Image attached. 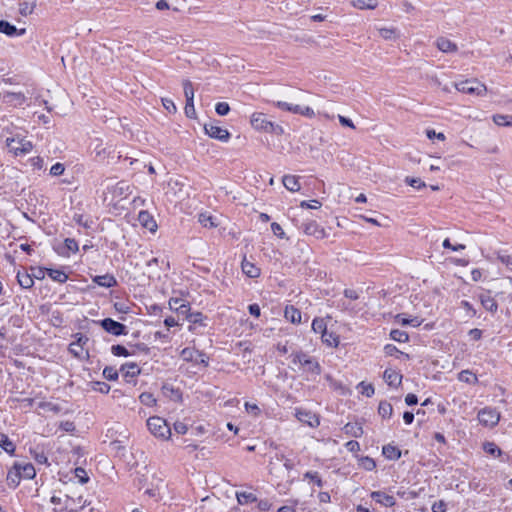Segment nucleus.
Returning a JSON list of instances; mask_svg holds the SVG:
<instances>
[{"label": "nucleus", "instance_id": "obj_22", "mask_svg": "<svg viewBox=\"0 0 512 512\" xmlns=\"http://www.w3.org/2000/svg\"><path fill=\"white\" fill-rule=\"evenodd\" d=\"M282 183L284 187L291 192H297L301 188L299 177L295 175H285L282 179Z\"/></svg>", "mask_w": 512, "mask_h": 512}, {"label": "nucleus", "instance_id": "obj_27", "mask_svg": "<svg viewBox=\"0 0 512 512\" xmlns=\"http://www.w3.org/2000/svg\"><path fill=\"white\" fill-rule=\"evenodd\" d=\"M344 430L346 434L355 438H359L363 435V428L358 423H347L344 426Z\"/></svg>", "mask_w": 512, "mask_h": 512}, {"label": "nucleus", "instance_id": "obj_7", "mask_svg": "<svg viewBox=\"0 0 512 512\" xmlns=\"http://www.w3.org/2000/svg\"><path fill=\"white\" fill-rule=\"evenodd\" d=\"M204 130L211 138H215L222 142H227L230 138V133L227 129L217 126L212 122L204 124Z\"/></svg>", "mask_w": 512, "mask_h": 512}, {"label": "nucleus", "instance_id": "obj_30", "mask_svg": "<svg viewBox=\"0 0 512 512\" xmlns=\"http://www.w3.org/2000/svg\"><path fill=\"white\" fill-rule=\"evenodd\" d=\"M378 32L380 34V36L385 39V40H396L397 38H399V32L396 28L394 27H389V28H386V27H382V28H378Z\"/></svg>", "mask_w": 512, "mask_h": 512}, {"label": "nucleus", "instance_id": "obj_64", "mask_svg": "<svg viewBox=\"0 0 512 512\" xmlns=\"http://www.w3.org/2000/svg\"><path fill=\"white\" fill-rule=\"evenodd\" d=\"M446 503L443 500H439L434 502L432 505V512H445L446 511Z\"/></svg>", "mask_w": 512, "mask_h": 512}, {"label": "nucleus", "instance_id": "obj_5", "mask_svg": "<svg viewBox=\"0 0 512 512\" xmlns=\"http://www.w3.org/2000/svg\"><path fill=\"white\" fill-rule=\"evenodd\" d=\"M454 87L459 92L467 93V94H475L478 96H483L487 92L486 85L481 83L477 79H469V80L455 83Z\"/></svg>", "mask_w": 512, "mask_h": 512}, {"label": "nucleus", "instance_id": "obj_23", "mask_svg": "<svg viewBox=\"0 0 512 512\" xmlns=\"http://www.w3.org/2000/svg\"><path fill=\"white\" fill-rule=\"evenodd\" d=\"M284 316L293 324L301 323V312L293 306H287L285 308Z\"/></svg>", "mask_w": 512, "mask_h": 512}, {"label": "nucleus", "instance_id": "obj_4", "mask_svg": "<svg viewBox=\"0 0 512 512\" xmlns=\"http://www.w3.org/2000/svg\"><path fill=\"white\" fill-rule=\"evenodd\" d=\"M147 427L155 437L168 440L171 436V429L166 420L159 416H152L147 420Z\"/></svg>", "mask_w": 512, "mask_h": 512}, {"label": "nucleus", "instance_id": "obj_19", "mask_svg": "<svg viewBox=\"0 0 512 512\" xmlns=\"http://www.w3.org/2000/svg\"><path fill=\"white\" fill-rule=\"evenodd\" d=\"M14 469L20 472L21 477L25 479H32L35 477V468L31 463H16Z\"/></svg>", "mask_w": 512, "mask_h": 512}, {"label": "nucleus", "instance_id": "obj_21", "mask_svg": "<svg viewBox=\"0 0 512 512\" xmlns=\"http://www.w3.org/2000/svg\"><path fill=\"white\" fill-rule=\"evenodd\" d=\"M437 48L444 53H452L458 50L457 45L447 38L439 37L436 40Z\"/></svg>", "mask_w": 512, "mask_h": 512}, {"label": "nucleus", "instance_id": "obj_25", "mask_svg": "<svg viewBox=\"0 0 512 512\" xmlns=\"http://www.w3.org/2000/svg\"><path fill=\"white\" fill-rule=\"evenodd\" d=\"M17 280H18L19 285L24 289H29L34 284L32 275L25 271L24 272L19 271L17 273Z\"/></svg>", "mask_w": 512, "mask_h": 512}, {"label": "nucleus", "instance_id": "obj_55", "mask_svg": "<svg viewBox=\"0 0 512 512\" xmlns=\"http://www.w3.org/2000/svg\"><path fill=\"white\" fill-rule=\"evenodd\" d=\"M405 182L416 189H420L426 186V184L420 178L406 177Z\"/></svg>", "mask_w": 512, "mask_h": 512}, {"label": "nucleus", "instance_id": "obj_41", "mask_svg": "<svg viewBox=\"0 0 512 512\" xmlns=\"http://www.w3.org/2000/svg\"><path fill=\"white\" fill-rule=\"evenodd\" d=\"M497 259L512 272V255L508 254L506 251H499L497 253Z\"/></svg>", "mask_w": 512, "mask_h": 512}, {"label": "nucleus", "instance_id": "obj_59", "mask_svg": "<svg viewBox=\"0 0 512 512\" xmlns=\"http://www.w3.org/2000/svg\"><path fill=\"white\" fill-rule=\"evenodd\" d=\"M65 166L62 163H56L50 168V175L60 176L64 173Z\"/></svg>", "mask_w": 512, "mask_h": 512}, {"label": "nucleus", "instance_id": "obj_11", "mask_svg": "<svg viewBox=\"0 0 512 512\" xmlns=\"http://www.w3.org/2000/svg\"><path fill=\"white\" fill-rule=\"evenodd\" d=\"M100 325L106 332L115 336H119L126 333V327L123 324L112 320L111 318L103 319L102 321H100Z\"/></svg>", "mask_w": 512, "mask_h": 512}, {"label": "nucleus", "instance_id": "obj_45", "mask_svg": "<svg viewBox=\"0 0 512 512\" xmlns=\"http://www.w3.org/2000/svg\"><path fill=\"white\" fill-rule=\"evenodd\" d=\"M205 319H206V317L200 312H193V313H189V315H187V320L192 324H199V325L205 326L206 325L204 323Z\"/></svg>", "mask_w": 512, "mask_h": 512}, {"label": "nucleus", "instance_id": "obj_35", "mask_svg": "<svg viewBox=\"0 0 512 512\" xmlns=\"http://www.w3.org/2000/svg\"><path fill=\"white\" fill-rule=\"evenodd\" d=\"M0 447L9 454L14 453L15 451V445L4 433H0Z\"/></svg>", "mask_w": 512, "mask_h": 512}, {"label": "nucleus", "instance_id": "obj_32", "mask_svg": "<svg viewBox=\"0 0 512 512\" xmlns=\"http://www.w3.org/2000/svg\"><path fill=\"white\" fill-rule=\"evenodd\" d=\"M492 120L498 126H512V115L495 114L493 115Z\"/></svg>", "mask_w": 512, "mask_h": 512}, {"label": "nucleus", "instance_id": "obj_39", "mask_svg": "<svg viewBox=\"0 0 512 512\" xmlns=\"http://www.w3.org/2000/svg\"><path fill=\"white\" fill-rule=\"evenodd\" d=\"M47 274L51 279L59 283H64L68 279L67 274L58 269H47Z\"/></svg>", "mask_w": 512, "mask_h": 512}, {"label": "nucleus", "instance_id": "obj_60", "mask_svg": "<svg viewBox=\"0 0 512 512\" xmlns=\"http://www.w3.org/2000/svg\"><path fill=\"white\" fill-rule=\"evenodd\" d=\"M271 230L273 232V234L281 239H284L285 238V232L283 230V228L281 227L280 224L276 223V222H273L271 224Z\"/></svg>", "mask_w": 512, "mask_h": 512}, {"label": "nucleus", "instance_id": "obj_54", "mask_svg": "<svg viewBox=\"0 0 512 512\" xmlns=\"http://www.w3.org/2000/svg\"><path fill=\"white\" fill-rule=\"evenodd\" d=\"M75 476L78 478L81 484H85L89 480L86 470L81 467L75 469Z\"/></svg>", "mask_w": 512, "mask_h": 512}, {"label": "nucleus", "instance_id": "obj_36", "mask_svg": "<svg viewBox=\"0 0 512 512\" xmlns=\"http://www.w3.org/2000/svg\"><path fill=\"white\" fill-rule=\"evenodd\" d=\"M236 497H237V501L240 505H246L249 503H253V502H256V500H257V497L253 493H250V492H238L236 494Z\"/></svg>", "mask_w": 512, "mask_h": 512}, {"label": "nucleus", "instance_id": "obj_31", "mask_svg": "<svg viewBox=\"0 0 512 512\" xmlns=\"http://www.w3.org/2000/svg\"><path fill=\"white\" fill-rule=\"evenodd\" d=\"M351 5L357 9H375L377 2L375 0H351Z\"/></svg>", "mask_w": 512, "mask_h": 512}, {"label": "nucleus", "instance_id": "obj_34", "mask_svg": "<svg viewBox=\"0 0 512 512\" xmlns=\"http://www.w3.org/2000/svg\"><path fill=\"white\" fill-rule=\"evenodd\" d=\"M129 191L130 185L125 181H120L115 185L113 189V194L118 197H125L126 195L129 194Z\"/></svg>", "mask_w": 512, "mask_h": 512}, {"label": "nucleus", "instance_id": "obj_37", "mask_svg": "<svg viewBox=\"0 0 512 512\" xmlns=\"http://www.w3.org/2000/svg\"><path fill=\"white\" fill-rule=\"evenodd\" d=\"M121 371L126 377H135L140 373V369L135 363H126L122 365Z\"/></svg>", "mask_w": 512, "mask_h": 512}, {"label": "nucleus", "instance_id": "obj_1", "mask_svg": "<svg viewBox=\"0 0 512 512\" xmlns=\"http://www.w3.org/2000/svg\"><path fill=\"white\" fill-rule=\"evenodd\" d=\"M292 363L297 365L303 372L311 376H318L321 373V366L318 361L308 354L299 351L291 354Z\"/></svg>", "mask_w": 512, "mask_h": 512}, {"label": "nucleus", "instance_id": "obj_13", "mask_svg": "<svg viewBox=\"0 0 512 512\" xmlns=\"http://www.w3.org/2000/svg\"><path fill=\"white\" fill-rule=\"evenodd\" d=\"M0 99L3 103L16 107L22 105L26 98L20 92H4L0 95Z\"/></svg>", "mask_w": 512, "mask_h": 512}, {"label": "nucleus", "instance_id": "obj_38", "mask_svg": "<svg viewBox=\"0 0 512 512\" xmlns=\"http://www.w3.org/2000/svg\"><path fill=\"white\" fill-rule=\"evenodd\" d=\"M396 321L401 325H411L413 327H418L421 325L422 321L419 320L418 317L407 318L403 314H398L396 316Z\"/></svg>", "mask_w": 512, "mask_h": 512}, {"label": "nucleus", "instance_id": "obj_62", "mask_svg": "<svg viewBox=\"0 0 512 512\" xmlns=\"http://www.w3.org/2000/svg\"><path fill=\"white\" fill-rule=\"evenodd\" d=\"M162 104H163L164 108L169 113H176V111H177L176 105H175V103L171 99L163 98L162 99Z\"/></svg>", "mask_w": 512, "mask_h": 512}, {"label": "nucleus", "instance_id": "obj_15", "mask_svg": "<svg viewBox=\"0 0 512 512\" xmlns=\"http://www.w3.org/2000/svg\"><path fill=\"white\" fill-rule=\"evenodd\" d=\"M199 223L205 228H216L220 222L217 216L212 215L209 212H202L198 216Z\"/></svg>", "mask_w": 512, "mask_h": 512}, {"label": "nucleus", "instance_id": "obj_53", "mask_svg": "<svg viewBox=\"0 0 512 512\" xmlns=\"http://www.w3.org/2000/svg\"><path fill=\"white\" fill-rule=\"evenodd\" d=\"M215 111L220 116H225L229 113L230 107L226 102H219L215 106Z\"/></svg>", "mask_w": 512, "mask_h": 512}, {"label": "nucleus", "instance_id": "obj_49", "mask_svg": "<svg viewBox=\"0 0 512 512\" xmlns=\"http://www.w3.org/2000/svg\"><path fill=\"white\" fill-rule=\"evenodd\" d=\"M305 479H310L312 482H314L318 487L323 486V482L316 471H308L304 474Z\"/></svg>", "mask_w": 512, "mask_h": 512}, {"label": "nucleus", "instance_id": "obj_58", "mask_svg": "<svg viewBox=\"0 0 512 512\" xmlns=\"http://www.w3.org/2000/svg\"><path fill=\"white\" fill-rule=\"evenodd\" d=\"M113 355L115 356H128V350L122 345H113L111 348Z\"/></svg>", "mask_w": 512, "mask_h": 512}, {"label": "nucleus", "instance_id": "obj_17", "mask_svg": "<svg viewBox=\"0 0 512 512\" xmlns=\"http://www.w3.org/2000/svg\"><path fill=\"white\" fill-rule=\"evenodd\" d=\"M140 224L151 232L156 231L157 224L147 211H140L138 215Z\"/></svg>", "mask_w": 512, "mask_h": 512}, {"label": "nucleus", "instance_id": "obj_18", "mask_svg": "<svg viewBox=\"0 0 512 512\" xmlns=\"http://www.w3.org/2000/svg\"><path fill=\"white\" fill-rule=\"evenodd\" d=\"M92 280L98 286L105 287V288H111V287H114L117 285L116 278L111 274L98 275V276L93 277Z\"/></svg>", "mask_w": 512, "mask_h": 512}, {"label": "nucleus", "instance_id": "obj_20", "mask_svg": "<svg viewBox=\"0 0 512 512\" xmlns=\"http://www.w3.org/2000/svg\"><path fill=\"white\" fill-rule=\"evenodd\" d=\"M383 377L386 383L393 387L400 385L402 380V375L393 369H386L384 371Z\"/></svg>", "mask_w": 512, "mask_h": 512}, {"label": "nucleus", "instance_id": "obj_8", "mask_svg": "<svg viewBox=\"0 0 512 512\" xmlns=\"http://www.w3.org/2000/svg\"><path fill=\"white\" fill-rule=\"evenodd\" d=\"M76 341L72 342L69 345V351L76 357L82 358L85 355H87V351L85 349L86 344L88 343L89 339L87 336L77 333L75 335Z\"/></svg>", "mask_w": 512, "mask_h": 512}, {"label": "nucleus", "instance_id": "obj_29", "mask_svg": "<svg viewBox=\"0 0 512 512\" xmlns=\"http://www.w3.org/2000/svg\"><path fill=\"white\" fill-rule=\"evenodd\" d=\"M242 271L250 278H256L260 275V269L248 261L242 262Z\"/></svg>", "mask_w": 512, "mask_h": 512}, {"label": "nucleus", "instance_id": "obj_12", "mask_svg": "<svg viewBox=\"0 0 512 512\" xmlns=\"http://www.w3.org/2000/svg\"><path fill=\"white\" fill-rule=\"evenodd\" d=\"M303 232L306 235L314 236L317 239L325 237L324 229L314 220H308L303 223Z\"/></svg>", "mask_w": 512, "mask_h": 512}, {"label": "nucleus", "instance_id": "obj_61", "mask_svg": "<svg viewBox=\"0 0 512 512\" xmlns=\"http://www.w3.org/2000/svg\"><path fill=\"white\" fill-rule=\"evenodd\" d=\"M185 114L189 118H195L196 117L194 101H186Z\"/></svg>", "mask_w": 512, "mask_h": 512}, {"label": "nucleus", "instance_id": "obj_63", "mask_svg": "<svg viewBox=\"0 0 512 512\" xmlns=\"http://www.w3.org/2000/svg\"><path fill=\"white\" fill-rule=\"evenodd\" d=\"M93 390L106 394L110 391V386L105 382H95Z\"/></svg>", "mask_w": 512, "mask_h": 512}, {"label": "nucleus", "instance_id": "obj_56", "mask_svg": "<svg viewBox=\"0 0 512 512\" xmlns=\"http://www.w3.org/2000/svg\"><path fill=\"white\" fill-rule=\"evenodd\" d=\"M484 450L492 455L499 456L501 454V450L492 442H487L483 446Z\"/></svg>", "mask_w": 512, "mask_h": 512}, {"label": "nucleus", "instance_id": "obj_48", "mask_svg": "<svg viewBox=\"0 0 512 512\" xmlns=\"http://www.w3.org/2000/svg\"><path fill=\"white\" fill-rule=\"evenodd\" d=\"M140 402L146 406H153L156 404V399L151 393L144 392L139 396Z\"/></svg>", "mask_w": 512, "mask_h": 512}, {"label": "nucleus", "instance_id": "obj_50", "mask_svg": "<svg viewBox=\"0 0 512 512\" xmlns=\"http://www.w3.org/2000/svg\"><path fill=\"white\" fill-rule=\"evenodd\" d=\"M384 352H385V354H386L387 356H396V355L400 354V355L405 356L406 358H408V357H409V355H408V354H405V353H403V352L399 351V350L397 349V347H396L395 345H392V344H387V345L384 347Z\"/></svg>", "mask_w": 512, "mask_h": 512}, {"label": "nucleus", "instance_id": "obj_24", "mask_svg": "<svg viewBox=\"0 0 512 512\" xmlns=\"http://www.w3.org/2000/svg\"><path fill=\"white\" fill-rule=\"evenodd\" d=\"M37 6L36 0H24L19 3V13L22 16L31 15Z\"/></svg>", "mask_w": 512, "mask_h": 512}, {"label": "nucleus", "instance_id": "obj_51", "mask_svg": "<svg viewBox=\"0 0 512 512\" xmlns=\"http://www.w3.org/2000/svg\"><path fill=\"white\" fill-rule=\"evenodd\" d=\"M20 478V472H18L16 469L9 471L7 475V481L10 484H13V486H17L19 484Z\"/></svg>", "mask_w": 512, "mask_h": 512}, {"label": "nucleus", "instance_id": "obj_9", "mask_svg": "<svg viewBox=\"0 0 512 512\" xmlns=\"http://www.w3.org/2000/svg\"><path fill=\"white\" fill-rule=\"evenodd\" d=\"M478 420L485 426H495L500 420V414L492 408H484L478 413Z\"/></svg>", "mask_w": 512, "mask_h": 512}, {"label": "nucleus", "instance_id": "obj_42", "mask_svg": "<svg viewBox=\"0 0 512 512\" xmlns=\"http://www.w3.org/2000/svg\"><path fill=\"white\" fill-rule=\"evenodd\" d=\"M458 380L465 383L474 384L477 382V377L469 370H463L458 374Z\"/></svg>", "mask_w": 512, "mask_h": 512}, {"label": "nucleus", "instance_id": "obj_28", "mask_svg": "<svg viewBox=\"0 0 512 512\" xmlns=\"http://www.w3.org/2000/svg\"><path fill=\"white\" fill-rule=\"evenodd\" d=\"M203 356H204L203 353L195 350L194 348H190V347L184 348L181 351V357L185 361H198V357H203Z\"/></svg>", "mask_w": 512, "mask_h": 512}, {"label": "nucleus", "instance_id": "obj_3", "mask_svg": "<svg viewBox=\"0 0 512 512\" xmlns=\"http://www.w3.org/2000/svg\"><path fill=\"white\" fill-rule=\"evenodd\" d=\"M250 124L257 131L275 133L277 135L283 133V128L280 125L269 121L265 114L260 112H255L251 115Z\"/></svg>", "mask_w": 512, "mask_h": 512}, {"label": "nucleus", "instance_id": "obj_2", "mask_svg": "<svg viewBox=\"0 0 512 512\" xmlns=\"http://www.w3.org/2000/svg\"><path fill=\"white\" fill-rule=\"evenodd\" d=\"M6 146L14 156H24L33 149L32 142L20 134L8 137L6 139Z\"/></svg>", "mask_w": 512, "mask_h": 512}, {"label": "nucleus", "instance_id": "obj_14", "mask_svg": "<svg viewBox=\"0 0 512 512\" xmlns=\"http://www.w3.org/2000/svg\"><path fill=\"white\" fill-rule=\"evenodd\" d=\"M370 496L376 503L384 507H392L396 504L395 498L383 491H373Z\"/></svg>", "mask_w": 512, "mask_h": 512}, {"label": "nucleus", "instance_id": "obj_44", "mask_svg": "<svg viewBox=\"0 0 512 512\" xmlns=\"http://www.w3.org/2000/svg\"><path fill=\"white\" fill-rule=\"evenodd\" d=\"M321 339L325 344H327L330 347H337L339 344L338 336H336L333 333L328 332V331L326 333H324V335L321 337Z\"/></svg>", "mask_w": 512, "mask_h": 512}, {"label": "nucleus", "instance_id": "obj_33", "mask_svg": "<svg viewBox=\"0 0 512 512\" xmlns=\"http://www.w3.org/2000/svg\"><path fill=\"white\" fill-rule=\"evenodd\" d=\"M382 452L383 455L390 460H397L401 456L400 450L392 445H385Z\"/></svg>", "mask_w": 512, "mask_h": 512}, {"label": "nucleus", "instance_id": "obj_47", "mask_svg": "<svg viewBox=\"0 0 512 512\" xmlns=\"http://www.w3.org/2000/svg\"><path fill=\"white\" fill-rule=\"evenodd\" d=\"M390 337L394 341L400 342V343L407 342L409 339V336L405 331H401L398 329L392 330L390 333Z\"/></svg>", "mask_w": 512, "mask_h": 512}, {"label": "nucleus", "instance_id": "obj_40", "mask_svg": "<svg viewBox=\"0 0 512 512\" xmlns=\"http://www.w3.org/2000/svg\"><path fill=\"white\" fill-rule=\"evenodd\" d=\"M312 329L315 333H320L321 337L327 332V325L324 319L315 318L312 322Z\"/></svg>", "mask_w": 512, "mask_h": 512}, {"label": "nucleus", "instance_id": "obj_57", "mask_svg": "<svg viewBox=\"0 0 512 512\" xmlns=\"http://www.w3.org/2000/svg\"><path fill=\"white\" fill-rule=\"evenodd\" d=\"M64 244L68 252L76 253L78 251V243L74 239L67 238Z\"/></svg>", "mask_w": 512, "mask_h": 512}, {"label": "nucleus", "instance_id": "obj_26", "mask_svg": "<svg viewBox=\"0 0 512 512\" xmlns=\"http://www.w3.org/2000/svg\"><path fill=\"white\" fill-rule=\"evenodd\" d=\"M480 301H481L482 306L487 311H490V312H496L497 311V308H498L497 303L494 300V298L491 297L489 294H482L480 296Z\"/></svg>", "mask_w": 512, "mask_h": 512}, {"label": "nucleus", "instance_id": "obj_16", "mask_svg": "<svg viewBox=\"0 0 512 512\" xmlns=\"http://www.w3.org/2000/svg\"><path fill=\"white\" fill-rule=\"evenodd\" d=\"M0 32L6 34L7 36H22L25 34L26 30L24 28L17 29L14 25L10 24L8 21L1 20L0 21Z\"/></svg>", "mask_w": 512, "mask_h": 512}, {"label": "nucleus", "instance_id": "obj_6", "mask_svg": "<svg viewBox=\"0 0 512 512\" xmlns=\"http://www.w3.org/2000/svg\"><path fill=\"white\" fill-rule=\"evenodd\" d=\"M276 107L281 110L288 111L294 114H299L308 118H312L315 116V113L312 108L309 106H302L298 104H292L285 101H277L274 103Z\"/></svg>", "mask_w": 512, "mask_h": 512}, {"label": "nucleus", "instance_id": "obj_43", "mask_svg": "<svg viewBox=\"0 0 512 512\" xmlns=\"http://www.w3.org/2000/svg\"><path fill=\"white\" fill-rule=\"evenodd\" d=\"M392 412H393V407L390 403L385 402V401L380 402L379 407H378V413L383 418H390L392 415Z\"/></svg>", "mask_w": 512, "mask_h": 512}, {"label": "nucleus", "instance_id": "obj_52", "mask_svg": "<svg viewBox=\"0 0 512 512\" xmlns=\"http://www.w3.org/2000/svg\"><path fill=\"white\" fill-rule=\"evenodd\" d=\"M103 376L110 381L118 378V371L113 367H105L103 370Z\"/></svg>", "mask_w": 512, "mask_h": 512}, {"label": "nucleus", "instance_id": "obj_10", "mask_svg": "<svg viewBox=\"0 0 512 512\" xmlns=\"http://www.w3.org/2000/svg\"><path fill=\"white\" fill-rule=\"evenodd\" d=\"M295 416L300 422L307 424L312 428H315L320 424L319 417L309 410L296 409Z\"/></svg>", "mask_w": 512, "mask_h": 512}, {"label": "nucleus", "instance_id": "obj_46", "mask_svg": "<svg viewBox=\"0 0 512 512\" xmlns=\"http://www.w3.org/2000/svg\"><path fill=\"white\" fill-rule=\"evenodd\" d=\"M182 84L186 101H194V89L192 82L190 80H184Z\"/></svg>", "mask_w": 512, "mask_h": 512}]
</instances>
